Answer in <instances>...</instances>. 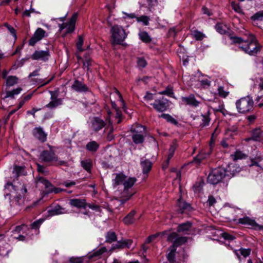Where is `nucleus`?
Here are the masks:
<instances>
[{"instance_id":"f257e3e1","label":"nucleus","mask_w":263,"mask_h":263,"mask_svg":"<svg viewBox=\"0 0 263 263\" xmlns=\"http://www.w3.org/2000/svg\"><path fill=\"white\" fill-rule=\"evenodd\" d=\"M111 34V43L114 45H122L124 41L127 36V33L126 32L124 28L119 25H114L110 29Z\"/></svg>"},{"instance_id":"f03ea898","label":"nucleus","mask_w":263,"mask_h":263,"mask_svg":"<svg viewBox=\"0 0 263 263\" xmlns=\"http://www.w3.org/2000/svg\"><path fill=\"white\" fill-rule=\"evenodd\" d=\"M243 51L250 55H254L259 51L261 46L257 42L256 38L252 34H250L249 39L246 43L240 46Z\"/></svg>"},{"instance_id":"7ed1b4c3","label":"nucleus","mask_w":263,"mask_h":263,"mask_svg":"<svg viewBox=\"0 0 263 263\" xmlns=\"http://www.w3.org/2000/svg\"><path fill=\"white\" fill-rule=\"evenodd\" d=\"M254 102L252 97L247 96L241 98L236 102V106L238 112L247 114L254 109Z\"/></svg>"},{"instance_id":"20e7f679","label":"nucleus","mask_w":263,"mask_h":263,"mask_svg":"<svg viewBox=\"0 0 263 263\" xmlns=\"http://www.w3.org/2000/svg\"><path fill=\"white\" fill-rule=\"evenodd\" d=\"M137 179L135 177L128 178L127 180L125 179L123 182L124 190L121 193L120 202L121 204H124L135 193L132 190L129 191V189L131 188L136 182Z\"/></svg>"},{"instance_id":"39448f33","label":"nucleus","mask_w":263,"mask_h":263,"mask_svg":"<svg viewBox=\"0 0 263 263\" xmlns=\"http://www.w3.org/2000/svg\"><path fill=\"white\" fill-rule=\"evenodd\" d=\"M130 132L133 134L132 138L135 144H139L143 143L146 134L145 126L139 124L133 125L131 127Z\"/></svg>"},{"instance_id":"423d86ee","label":"nucleus","mask_w":263,"mask_h":263,"mask_svg":"<svg viewBox=\"0 0 263 263\" xmlns=\"http://www.w3.org/2000/svg\"><path fill=\"white\" fill-rule=\"evenodd\" d=\"M226 176V171L222 168L218 167L213 170L209 174L207 181L212 184H216L221 181Z\"/></svg>"},{"instance_id":"0eeeda50","label":"nucleus","mask_w":263,"mask_h":263,"mask_svg":"<svg viewBox=\"0 0 263 263\" xmlns=\"http://www.w3.org/2000/svg\"><path fill=\"white\" fill-rule=\"evenodd\" d=\"M40 159L42 161L46 163H55L59 165H62L65 164L64 161L58 159V157L55 156L54 152L52 151H44L41 153Z\"/></svg>"},{"instance_id":"6e6552de","label":"nucleus","mask_w":263,"mask_h":263,"mask_svg":"<svg viewBox=\"0 0 263 263\" xmlns=\"http://www.w3.org/2000/svg\"><path fill=\"white\" fill-rule=\"evenodd\" d=\"M169 101L163 97L156 99L151 105L158 112H162L167 110L169 107Z\"/></svg>"},{"instance_id":"1a4fd4ad","label":"nucleus","mask_w":263,"mask_h":263,"mask_svg":"<svg viewBox=\"0 0 263 263\" xmlns=\"http://www.w3.org/2000/svg\"><path fill=\"white\" fill-rule=\"evenodd\" d=\"M238 223L245 225L249 229H252L255 230H263V226L258 224L255 220L251 219L247 216L239 218L238 219Z\"/></svg>"},{"instance_id":"9d476101","label":"nucleus","mask_w":263,"mask_h":263,"mask_svg":"<svg viewBox=\"0 0 263 263\" xmlns=\"http://www.w3.org/2000/svg\"><path fill=\"white\" fill-rule=\"evenodd\" d=\"M47 36L46 32L41 28H38L28 42L29 45L33 46L44 37Z\"/></svg>"},{"instance_id":"9b49d317","label":"nucleus","mask_w":263,"mask_h":263,"mask_svg":"<svg viewBox=\"0 0 263 263\" xmlns=\"http://www.w3.org/2000/svg\"><path fill=\"white\" fill-rule=\"evenodd\" d=\"M50 57V52L48 49L46 50H36L31 55V59L33 60H42L46 61Z\"/></svg>"},{"instance_id":"f8f14e48","label":"nucleus","mask_w":263,"mask_h":263,"mask_svg":"<svg viewBox=\"0 0 263 263\" xmlns=\"http://www.w3.org/2000/svg\"><path fill=\"white\" fill-rule=\"evenodd\" d=\"M91 128L95 132H98L105 127L106 123L101 118L95 117L91 121Z\"/></svg>"},{"instance_id":"ddd939ff","label":"nucleus","mask_w":263,"mask_h":263,"mask_svg":"<svg viewBox=\"0 0 263 263\" xmlns=\"http://www.w3.org/2000/svg\"><path fill=\"white\" fill-rule=\"evenodd\" d=\"M231 85L229 83H223L217 88L218 95L222 98H227L230 94Z\"/></svg>"},{"instance_id":"4468645a","label":"nucleus","mask_w":263,"mask_h":263,"mask_svg":"<svg viewBox=\"0 0 263 263\" xmlns=\"http://www.w3.org/2000/svg\"><path fill=\"white\" fill-rule=\"evenodd\" d=\"M193 229V223L190 221H187L179 224L177 227V231L179 233L184 234H190L191 233Z\"/></svg>"},{"instance_id":"2eb2a0df","label":"nucleus","mask_w":263,"mask_h":263,"mask_svg":"<svg viewBox=\"0 0 263 263\" xmlns=\"http://www.w3.org/2000/svg\"><path fill=\"white\" fill-rule=\"evenodd\" d=\"M69 204L78 209H86L87 207L86 200L84 198H73L69 200Z\"/></svg>"},{"instance_id":"dca6fc26","label":"nucleus","mask_w":263,"mask_h":263,"mask_svg":"<svg viewBox=\"0 0 263 263\" xmlns=\"http://www.w3.org/2000/svg\"><path fill=\"white\" fill-rule=\"evenodd\" d=\"M182 102L186 105L196 107L199 106L200 102L197 101L195 96L193 94L189 95L188 97H182Z\"/></svg>"},{"instance_id":"f3484780","label":"nucleus","mask_w":263,"mask_h":263,"mask_svg":"<svg viewBox=\"0 0 263 263\" xmlns=\"http://www.w3.org/2000/svg\"><path fill=\"white\" fill-rule=\"evenodd\" d=\"M133 243L131 239H122L118 241L117 243L114 245L112 249H122L124 248H129Z\"/></svg>"},{"instance_id":"a211bd4d","label":"nucleus","mask_w":263,"mask_h":263,"mask_svg":"<svg viewBox=\"0 0 263 263\" xmlns=\"http://www.w3.org/2000/svg\"><path fill=\"white\" fill-rule=\"evenodd\" d=\"M251 139L256 142H263V131L260 128H256L251 131Z\"/></svg>"},{"instance_id":"6ab92c4d","label":"nucleus","mask_w":263,"mask_h":263,"mask_svg":"<svg viewBox=\"0 0 263 263\" xmlns=\"http://www.w3.org/2000/svg\"><path fill=\"white\" fill-rule=\"evenodd\" d=\"M241 168L236 164H229L227 167L226 174L228 175H232V176H235L237 173L240 172Z\"/></svg>"},{"instance_id":"aec40b11","label":"nucleus","mask_w":263,"mask_h":263,"mask_svg":"<svg viewBox=\"0 0 263 263\" xmlns=\"http://www.w3.org/2000/svg\"><path fill=\"white\" fill-rule=\"evenodd\" d=\"M33 134L37 139L42 142H44L46 140V134L40 127L34 128L33 130Z\"/></svg>"},{"instance_id":"412c9836","label":"nucleus","mask_w":263,"mask_h":263,"mask_svg":"<svg viewBox=\"0 0 263 263\" xmlns=\"http://www.w3.org/2000/svg\"><path fill=\"white\" fill-rule=\"evenodd\" d=\"M77 16V14L74 13L70 17L69 22L67 23V33H71L74 30Z\"/></svg>"},{"instance_id":"4be33fe9","label":"nucleus","mask_w":263,"mask_h":263,"mask_svg":"<svg viewBox=\"0 0 263 263\" xmlns=\"http://www.w3.org/2000/svg\"><path fill=\"white\" fill-rule=\"evenodd\" d=\"M36 179L37 183H41L44 185L46 193L49 194V191L51 190L53 185L48 180L43 177L37 176Z\"/></svg>"},{"instance_id":"5701e85b","label":"nucleus","mask_w":263,"mask_h":263,"mask_svg":"<svg viewBox=\"0 0 263 263\" xmlns=\"http://www.w3.org/2000/svg\"><path fill=\"white\" fill-rule=\"evenodd\" d=\"M49 214L51 216L56 215H60L67 213V211L65 208H62L59 205H55L54 208L48 211Z\"/></svg>"},{"instance_id":"b1692460","label":"nucleus","mask_w":263,"mask_h":263,"mask_svg":"<svg viewBox=\"0 0 263 263\" xmlns=\"http://www.w3.org/2000/svg\"><path fill=\"white\" fill-rule=\"evenodd\" d=\"M210 152H200L194 159V162L199 164L203 160L209 157Z\"/></svg>"},{"instance_id":"393cba45","label":"nucleus","mask_w":263,"mask_h":263,"mask_svg":"<svg viewBox=\"0 0 263 263\" xmlns=\"http://www.w3.org/2000/svg\"><path fill=\"white\" fill-rule=\"evenodd\" d=\"M141 165L142 167L143 174H147L152 169V163L148 160H144L141 161Z\"/></svg>"},{"instance_id":"a878e982","label":"nucleus","mask_w":263,"mask_h":263,"mask_svg":"<svg viewBox=\"0 0 263 263\" xmlns=\"http://www.w3.org/2000/svg\"><path fill=\"white\" fill-rule=\"evenodd\" d=\"M136 213L135 210L129 212L123 219V222L125 224L129 225L135 222L134 215Z\"/></svg>"},{"instance_id":"bb28decb","label":"nucleus","mask_w":263,"mask_h":263,"mask_svg":"<svg viewBox=\"0 0 263 263\" xmlns=\"http://www.w3.org/2000/svg\"><path fill=\"white\" fill-rule=\"evenodd\" d=\"M105 130H108V133L107 135V140L109 141H111L114 139V135H113V132L114 131L112 122L108 119V125L107 127L105 128Z\"/></svg>"},{"instance_id":"cd10ccee","label":"nucleus","mask_w":263,"mask_h":263,"mask_svg":"<svg viewBox=\"0 0 263 263\" xmlns=\"http://www.w3.org/2000/svg\"><path fill=\"white\" fill-rule=\"evenodd\" d=\"M231 158L235 161L238 160L244 159L247 155L240 150H237L234 154L231 155Z\"/></svg>"},{"instance_id":"c85d7f7f","label":"nucleus","mask_w":263,"mask_h":263,"mask_svg":"<svg viewBox=\"0 0 263 263\" xmlns=\"http://www.w3.org/2000/svg\"><path fill=\"white\" fill-rule=\"evenodd\" d=\"M117 236L115 232L109 231L107 232L105 235V242L110 243L117 241Z\"/></svg>"},{"instance_id":"c756f323","label":"nucleus","mask_w":263,"mask_h":263,"mask_svg":"<svg viewBox=\"0 0 263 263\" xmlns=\"http://www.w3.org/2000/svg\"><path fill=\"white\" fill-rule=\"evenodd\" d=\"M72 88L76 91L82 92L88 91V87L84 83H73L72 85Z\"/></svg>"},{"instance_id":"7c9ffc66","label":"nucleus","mask_w":263,"mask_h":263,"mask_svg":"<svg viewBox=\"0 0 263 263\" xmlns=\"http://www.w3.org/2000/svg\"><path fill=\"white\" fill-rule=\"evenodd\" d=\"M22 90V89L21 87H18L16 89H14L11 90H6L4 98H10L13 99L15 95H18L21 91Z\"/></svg>"},{"instance_id":"2f4dec72","label":"nucleus","mask_w":263,"mask_h":263,"mask_svg":"<svg viewBox=\"0 0 263 263\" xmlns=\"http://www.w3.org/2000/svg\"><path fill=\"white\" fill-rule=\"evenodd\" d=\"M187 240V237L185 236H181L177 237L174 241L172 248H176L184 243Z\"/></svg>"},{"instance_id":"473e14b6","label":"nucleus","mask_w":263,"mask_h":263,"mask_svg":"<svg viewBox=\"0 0 263 263\" xmlns=\"http://www.w3.org/2000/svg\"><path fill=\"white\" fill-rule=\"evenodd\" d=\"M126 177L122 173L117 174L116 177L114 180V185L117 186L119 184H123Z\"/></svg>"},{"instance_id":"72a5a7b5","label":"nucleus","mask_w":263,"mask_h":263,"mask_svg":"<svg viewBox=\"0 0 263 263\" xmlns=\"http://www.w3.org/2000/svg\"><path fill=\"white\" fill-rule=\"evenodd\" d=\"M63 103V99H59L58 100H51V101L46 105V107L53 109L61 105Z\"/></svg>"},{"instance_id":"f704fd0d","label":"nucleus","mask_w":263,"mask_h":263,"mask_svg":"<svg viewBox=\"0 0 263 263\" xmlns=\"http://www.w3.org/2000/svg\"><path fill=\"white\" fill-rule=\"evenodd\" d=\"M99 145L97 142H96L95 141H91L90 142H88L86 145V149L90 152H96L98 149L99 148Z\"/></svg>"},{"instance_id":"c9c22d12","label":"nucleus","mask_w":263,"mask_h":263,"mask_svg":"<svg viewBox=\"0 0 263 263\" xmlns=\"http://www.w3.org/2000/svg\"><path fill=\"white\" fill-rule=\"evenodd\" d=\"M215 29L219 33L224 34L227 32L228 26L222 23H218L215 26Z\"/></svg>"},{"instance_id":"e433bc0d","label":"nucleus","mask_w":263,"mask_h":263,"mask_svg":"<svg viewBox=\"0 0 263 263\" xmlns=\"http://www.w3.org/2000/svg\"><path fill=\"white\" fill-rule=\"evenodd\" d=\"M190 81H196L198 82H208V80L203 78V76L200 72H197L195 75L192 76Z\"/></svg>"},{"instance_id":"4c0bfd02","label":"nucleus","mask_w":263,"mask_h":263,"mask_svg":"<svg viewBox=\"0 0 263 263\" xmlns=\"http://www.w3.org/2000/svg\"><path fill=\"white\" fill-rule=\"evenodd\" d=\"M139 36L140 40L146 43L151 42L152 39L148 33L146 31H141L139 33Z\"/></svg>"},{"instance_id":"58836bf2","label":"nucleus","mask_w":263,"mask_h":263,"mask_svg":"<svg viewBox=\"0 0 263 263\" xmlns=\"http://www.w3.org/2000/svg\"><path fill=\"white\" fill-rule=\"evenodd\" d=\"M159 117L165 119L168 122H170L173 124L177 125L178 124L177 121L169 114H162L159 116Z\"/></svg>"},{"instance_id":"ea45409f","label":"nucleus","mask_w":263,"mask_h":263,"mask_svg":"<svg viewBox=\"0 0 263 263\" xmlns=\"http://www.w3.org/2000/svg\"><path fill=\"white\" fill-rule=\"evenodd\" d=\"M13 173L17 177L21 175H25V167L15 165L14 167Z\"/></svg>"},{"instance_id":"a19ab883","label":"nucleus","mask_w":263,"mask_h":263,"mask_svg":"<svg viewBox=\"0 0 263 263\" xmlns=\"http://www.w3.org/2000/svg\"><path fill=\"white\" fill-rule=\"evenodd\" d=\"M192 35L193 36L196 40L201 41L203 40L204 37H205V35L202 32L198 31V30H194L192 32Z\"/></svg>"},{"instance_id":"79ce46f5","label":"nucleus","mask_w":263,"mask_h":263,"mask_svg":"<svg viewBox=\"0 0 263 263\" xmlns=\"http://www.w3.org/2000/svg\"><path fill=\"white\" fill-rule=\"evenodd\" d=\"M33 95V92L28 94L27 95L24 96L21 99V100L20 101L17 109H19L21 108L26 102L29 101L32 98Z\"/></svg>"},{"instance_id":"37998d69","label":"nucleus","mask_w":263,"mask_h":263,"mask_svg":"<svg viewBox=\"0 0 263 263\" xmlns=\"http://www.w3.org/2000/svg\"><path fill=\"white\" fill-rule=\"evenodd\" d=\"M83 168L87 172H90L92 167V163L89 160H83L81 162Z\"/></svg>"},{"instance_id":"c03bdc74","label":"nucleus","mask_w":263,"mask_h":263,"mask_svg":"<svg viewBox=\"0 0 263 263\" xmlns=\"http://www.w3.org/2000/svg\"><path fill=\"white\" fill-rule=\"evenodd\" d=\"M176 249L170 247V252L167 255V260L170 263H174L175 262V256Z\"/></svg>"},{"instance_id":"a18cd8bd","label":"nucleus","mask_w":263,"mask_h":263,"mask_svg":"<svg viewBox=\"0 0 263 263\" xmlns=\"http://www.w3.org/2000/svg\"><path fill=\"white\" fill-rule=\"evenodd\" d=\"M177 205L179 208L180 212L181 213H183V210L187 209L190 208V204L182 201L180 199L178 200Z\"/></svg>"},{"instance_id":"49530a36","label":"nucleus","mask_w":263,"mask_h":263,"mask_svg":"<svg viewBox=\"0 0 263 263\" xmlns=\"http://www.w3.org/2000/svg\"><path fill=\"white\" fill-rule=\"evenodd\" d=\"M251 20L254 22L263 21V10L255 13L251 17Z\"/></svg>"},{"instance_id":"de8ad7c7","label":"nucleus","mask_w":263,"mask_h":263,"mask_svg":"<svg viewBox=\"0 0 263 263\" xmlns=\"http://www.w3.org/2000/svg\"><path fill=\"white\" fill-rule=\"evenodd\" d=\"M136 20L139 23H142L145 26H148L149 25V21L150 18L148 16L146 15H142L136 17Z\"/></svg>"},{"instance_id":"09e8293b","label":"nucleus","mask_w":263,"mask_h":263,"mask_svg":"<svg viewBox=\"0 0 263 263\" xmlns=\"http://www.w3.org/2000/svg\"><path fill=\"white\" fill-rule=\"evenodd\" d=\"M106 251V249L105 247H102L98 250L94 251L93 253L91 255L90 257L93 258L95 257H97L100 258V256L103 254L104 252Z\"/></svg>"},{"instance_id":"8fccbe9b","label":"nucleus","mask_w":263,"mask_h":263,"mask_svg":"<svg viewBox=\"0 0 263 263\" xmlns=\"http://www.w3.org/2000/svg\"><path fill=\"white\" fill-rule=\"evenodd\" d=\"M159 93L160 95H167V96L172 97L174 95L173 87L170 85H168L164 90L159 92Z\"/></svg>"},{"instance_id":"3c124183","label":"nucleus","mask_w":263,"mask_h":263,"mask_svg":"<svg viewBox=\"0 0 263 263\" xmlns=\"http://www.w3.org/2000/svg\"><path fill=\"white\" fill-rule=\"evenodd\" d=\"M166 233V231H163L161 233H157L155 234L149 236L147 238V239L145 241V243H149L151 242L152 241H153L156 238L158 237L159 235H163L165 234Z\"/></svg>"},{"instance_id":"603ef678","label":"nucleus","mask_w":263,"mask_h":263,"mask_svg":"<svg viewBox=\"0 0 263 263\" xmlns=\"http://www.w3.org/2000/svg\"><path fill=\"white\" fill-rule=\"evenodd\" d=\"M231 39L233 43L238 44L239 48H240V46L241 45H242V44H245V43H246V40H245L244 39H242L241 37H237V36L231 37Z\"/></svg>"},{"instance_id":"864d4df0","label":"nucleus","mask_w":263,"mask_h":263,"mask_svg":"<svg viewBox=\"0 0 263 263\" xmlns=\"http://www.w3.org/2000/svg\"><path fill=\"white\" fill-rule=\"evenodd\" d=\"M231 5L235 12L238 13H241L242 12V10L239 4H237L235 2H232Z\"/></svg>"},{"instance_id":"5fc2aeb1","label":"nucleus","mask_w":263,"mask_h":263,"mask_svg":"<svg viewBox=\"0 0 263 263\" xmlns=\"http://www.w3.org/2000/svg\"><path fill=\"white\" fill-rule=\"evenodd\" d=\"M203 183L201 182H196L193 185V189L195 193H199L202 189Z\"/></svg>"},{"instance_id":"6e6d98bb","label":"nucleus","mask_w":263,"mask_h":263,"mask_svg":"<svg viewBox=\"0 0 263 263\" xmlns=\"http://www.w3.org/2000/svg\"><path fill=\"white\" fill-rule=\"evenodd\" d=\"M49 93L50 94L51 97V100H58L60 98H58L59 96V89H57L55 90L51 91L50 90L49 91Z\"/></svg>"},{"instance_id":"4d7b16f0","label":"nucleus","mask_w":263,"mask_h":263,"mask_svg":"<svg viewBox=\"0 0 263 263\" xmlns=\"http://www.w3.org/2000/svg\"><path fill=\"white\" fill-rule=\"evenodd\" d=\"M176 149V145L175 143H173L171 145L167 156L169 159H171L173 157Z\"/></svg>"},{"instance_id":"13d9d810","label":"nucleus","mask_w":263,"mask_h":263,"mask_svg":"<svg viewBox=\"0 0 263 263\" xmlns=\"http://www.w3.org/2000/svg\"><path fill=\"white\" fill-rule=\"evenodd\" d=\"M202 123L201 125L202 126H207L209 125L210 121V119L209 117V115H202Z\"/></svg>"},{"instance_id":"bf43d9fd","label":"nucleus","mask_w":263,"mask_h":263,"mask_svg":"<svg viewBox=\"0 0 263 263\" xmlns=\"http://www.w3.org/2000/svg\"><path fill=\"white\" fill-rule=\"evenodd\" d=\"M83 44V39L81 36H79L78 41L76 44V46H77L78 50L79 52H82L83 50V49L82 48Z\"/></svg>"},{"instance_id":"052dcab7","label":"nucleus","mask_w":263,"mask_h":263,"mask_svg":"<svg viewBox=\"0 0 263 263\" xmlns=\"http://www.w3.org/2000/svg\"><path fill=\"white\" fill-rule=\"evenodd\" d=\"M9 31L10 33L13 35L14 38H16V31L15 29L7 23H5L4 25Z\"/></svg>"},{"instance_id":"680f3d73","label":"nucleus","mask_w":263,"mask_h":263,"mask_svg":"<svg viewBox=\"0 0 263 263\" xmlns=\"http://www.w3.org/2000/svg\"><path fill=\"white\" fill-rule=\"evenodd\" d=\"M43 221L44 220L41 219L35 221L31 224V228L33 229H39V228L40 227Z\"/></svg>"},{"instance_id":"e2e57ef3","label":"nucleus","mask_w":263,"mask_h":263,"mask_svg":"<svg viewBox=\"0 0 263 263\" xmlns=\"http://www.w3.org/2000/svg\"><path fill=\"white\" fill-rule=\"evenodd\" d=\"M261 158L260 157H256L254 159H252L251 160V163L249 165L250 166H259L258 162L261 160Z\"/></svg>"},{"instance_id":"0e129e2a","label":"nucleus","mask_w":263,"mask_h":263,"mask_svg":"<svg viewBox=\"0 0 263 263\" xmlns=\"http://www.w3.org/2000/svg\"><path fill=\"white\" fill-rule=\"evenodd\" d=\"M137 64L139 67L144 68L146 66L147 63L144 58H138L137 60Z\"/></svg>"},{"instance_id":"69168bd1","label":"nucleus","mask_w":263,"mask_h":263,"mask_svg":"<svg viewBox=\"0 0 263 263\" xmlns=\"http://www.w3.org/2000/svg\"><path fill=\"white\" fill-rule=\"evenodd\" d=\"M64 189L60 188V187H55L53 185L51 188V190L49 191V193H54L55 194H59L63 191H65Z\"/></svg>"},{"instance_id":"338daca9","label":"nucleus","mask_w":263,"mask_h":263,"mask_svg":"<svg viewBox=\"0 0 263 263\" xmlns=\"http://www.w3.org/2000/svg\"><path fill=\"white\" fill-rule=\"evenodd\" d=\"M216 202V200L212 195L209 196L208 200L207 201V204L209 206H213Z\"/></svg>"},{"instance_id":"774afa93","label":"nucleus","mask_w":263,"mask_h":263,"mask_svg":"<svg viewBox=\"0 0 263 263\" xmlns=\"http://www.w3.org/2000/svg\"><path fill=\"white\" fill-rule=\"evenodd\" d=\"M239 252L241 255L244 256L245 257L249 255L250 253V250L249 249H246L241 248L239 250Z\"/></svg>"}]
</instances>
